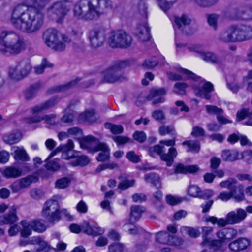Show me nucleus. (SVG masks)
<instances>
[{
	"mask_svg": "<svg viewBox=\"0 0 252 252\" xmlns=\"http://www.w3.org/2000/svg\"><path fill=\"white\" fill-rule=\"evenodd\" d=\"M10 22L17 30L25 33H33L42 26L44 15L41 8L18 5L12 10Z\"/></svg>",
	"mask_w": 252,
	"mask_h": 252,
	"instance_id": "nucleus-1",
	"label": "nucleus"
},
{
	"mask_svg": "<svg viewBox=\"0 0 252 252\" xmlns=\"http://www.w3.org/2000/svg\"><path fill=\"white\" fill-rule=\"evenodd\" d=\"M112 8L111 0H79L74 6L73 14L78 19L90 21L97 19Z\"/></svg>",
	"mask_w": 252,
	"mask_h": 252,
	"instance_id": "nucleus-2",
	"label": "nucleus"
},
{
	"mask_svg": "<svg viewBox=\"0 0 252 252\" xmlns=\"http://www.w3.org/2000/svg\"><path fill=\"white\" fill-rule=\"evenodd\" d=\"M26 48L24 37L14 31H3L0 35V53L18 55Z\"/></svg>",
	"mask_w": 252,
	"mask_h": 252,
	"instance_id": "nucleus-3",
	"label": "nucleus"
},
{
	"mask_svg": "<svg viewBox=\"0 0 252 252\" xmlns=\"http://www.w3.org/2000/svg\"><path fill=\"white\" fill-rule=\"evenodd\" d=\"M59 100L57 97H52L45 101L35 105L30 109V112L32 114H36L30 116L25 119V122L28 124L38 123L42 121L48 125L53 126L57 124L56 121V115H38L39 113L46 111L54 107L59 102Z\"/></svg>",
	"mask_w": 252,
	"mask_h": 252,
	"instance_id": "nucleus-4",
	"label": "nucleus"
},
{
	"mask_svg": "<svg viewBox=\"0 0 252 252\" xmlns=\"http://www.w3.org/2000/svg\"><path fill=\"white\" fill-rule=\"evenodd\" d=\"M80 147L87 150L90 153H96L101 151L96 157L99 162H104L109 159L110 150L107 145L100 142L98 139L92 136L88 135L83 137L79 141Z\"/></svg>",
	"mask_w": 252,
	"mask_h": 252,
	"instance_id": "nucleus-5",
	"label": "nucleus"
},
{
	"mask_svg": "<svg viewBox=\"0 0 252 252\" xmlns=\"http://www.w3.org/2000/svg\"><path fill=\"white\" fill-rule=\"evenodd\" d=\"M175 145V141L174 139L161 140L158 144L149 149V153L153 157L154 156L155 153H157L160 156V158L162 160L166 162V165L168 166H170L173 162L174 158L177 155V151L176 148L170 147L169 149L168 152L164 153L166 151L165 146H173Z\"/></svg>",
	"mask_w": 252,
	"mask_h": 252,
	"instance_id": "nucleus-6",
	"label": "nucleus"
},
{
	"mask_svg": "<svg viewBox=\"0 0 252 252\" xmlns=\"http://www.w3.org/2000/svg\"><path fill=\"white\" fill-rule=\"evenodd\" d=\"M61 214H63L67 219H72L71 216L66 209L60 210L57 201L50 199L45 202L42 208V215L48 221L52 223L59 221L61 218Z\"/></svg>",
	"mask_w": 252,
	"mask_h": 252,
	"instance_id": "nucleus-7",
	"label": "nucleus"
},
{
	"mask_svg": "<svg viewBox=\"0 0 252 252\" xmlns=\"http://www.w3.org/2000/svg\"><path fill=\"white\" fill-rule=\"evenodd\" d=\"M58 32L55 29H49L45 31L43 39L45 44L51 49L58 52H62L66 48L65 43H69L71 39L66 35L63 34L61 36Z\"/></svg>",
	"mask_w": 252,
	"mask_h": 252,
	"instance_id": "nucleus-8",
	"label": "nucleus"
},
{
	"mask_svg": "<svg viewBox=\"0 0 252 252\" xmlns=\"http://www.w3.org/2000/svg\"><path fill=\"white\" fill-rule=\"evenodd\" d=\"M72 6V2L68 0L54 2L48 8V15L57 23H62Z\"/></svg>",
	"mask_w": 252,
	"mask_h": 252,
	"instance_id": "nucleus-9",
	"label": "nucleus"
},
{
	"mask_svg": "<svg viewBox=\"0 0 252 252\" xmlns=\"http://www.w3.org/2000/svg\"><path fill=\"white\" fill-rule=\"evenodd\" d=\"M32 69V66L28 59H21L9 68L8 75L12 80L18 81L27 77Z\"/></svg>",
	"mask_w": 252,
	"mask_h": 252,
	"instance_id": "nucleus-10",
	"label": "nucleus"
},
{
	"mask_svg": "<svg viewBox=\"0 0 252 252\" xmlns=\"http://www.w3.org/2000/svg\"><path fill=\"white\" fill-rule=\"evenodd\" d=\"M132 37L123 30H115L109 34L107 42L113 48H126L132 43Z\"/></svg>",
	"mask_w": 252,
	"mask_h": 252,
	"instance_id": "nucleus-11",
	"label": "nucleus"
},
{
	"mask_svg": "<svg viewBox=\"0 0 252 252\" xmlns=\"http://www.w3.org/2000/svg\"><path fill=\"white\" fill-rule=\"evenodd\" d=\"M233 43L242 42L252 39V27L244 24L229 26Z\"/></svg>",
	"mask_w": 252,
	"mask_h": 252,
	"instance_id": "nucleus-12",
	"label": "nucleus"
},
{
	"mask_svg": "<svg viewBox=\"0 0 252 252\" xmlns=\"http://www.w3.org/2000/svg\"><path fill=\"white\" fill-rule=\"evenodd\" d=\"M126 61H121L115 65L106 69L103 73V83H113L123 79L121 69L126 66Z\"/></svg>",
	"mask_w": 252,
	"mask_h": 252,
	"instance_id": "nucleus-13",
	"label": "nucleus"
},
{
	"mask_svg": "<svg viewBox=\"0 0 252 252\" xmlns=\"http://www.w3.org/2000/svg\"><path fill=\"white\" fill-rule=\"evenodd\" d=\"M107 30L101 27L92 29L89 33V39L91 46L94 48L102 46L106 38Z\"/></svg>",
	"mask_w": 252,
	"mask_h": 252,
	"instance_id": "nucleus-14",
	"label": "nucleus"
},
{
	"mask_svg": "<svg viewBox=\"0 0 252 252\" xmlns=\"http://www.w3.org/2000/svg\"><path fill=\"white\" fill-rule=\"evenodd\" d=\"M247 213L243 209L239 208L237 212L231 211L226 216V219H218L217 224L219 226H224L228 224H234L239 223L247 217Z\"/></svg>",
	"mask_w": 252,
	"mask_h": 252,
	"instance_id": "nucleus-15",
	"label": "nucleus"
},
{
	"mask_svg": "<svg viewBox=\"0 0 252 252\" xmlns=\"http://www.w3.org/2000/svg\"><path fill=\"white\" fill-rule=\"evenodd\" d=\"M17 209V208L15 205L10 207L8 213L1 216L0 224L12 225L16 223L19 220Z\"/></svg>",
	"mask_w": 252,
	"mask_h": 252,
	"instance_id": "nucleus-16",
	"label": "nucleus"
},
{
	"mask_svg": "<svg viewBox=\"0 0 252 252\" xmlns=\"http://www.w3.org/2000/svg\"><path fill=\"white\" fill-rule=\"evenodd\" d=\"M237 231L232 228H224L220 229L216 233L217 238L224 242L230 240L237 236Z\"/></svg>",
	"mask_w": 252,
	"mask_h": 252,
	"instance_id": "nucleus-17",
	"label": "nucleus"
},
{
	"mask_svg": "<svg viewBox=\"0 0 252 252\" xmlns=\"http://www.w3.org/2000/svg\"><path fill=\"white\" fill-rule=\"evenodd\" d=\"M82 229L87 234L94 236L102 235L104 232V229L100 227L98 224L91 225L87 221L82 224Z\"/></svg>",
	"mask_w": 252,
	"mask_h": 252,
	"instance_id": "nucleus-18",
	"label": "nucleus"
},
{
	"mask_svg": "<svg viewBox=\"0 0 252 252\" xmlns=\"http://www.w3.org/2000/svg\"><path fill=\"white\" fill-rule=\"evenodd\" d=\"M166 93L165 90L163 88L153 89L150 91L149 98L152 100L153 104L163 103L165 101L163 96L166 94Z\"/></svg>",
	"mask_w": 252,
	"mask_h": 252,
	"instance_id": "nucleus-19",
	"label": "nucleus"
},
{
	"mask_svg": "<svg viewBox=\"0 0 252 252\" xmlns=\"http://www.w3.org/2000/svg\"><path fill=\"white\" fill-rule=\"evenodd\" d=\"M194 89L197 96L209 100L211 97L210 93L214 90V87L211 83L206 82L203 84L202 89L196 86L194 88Z\"/></svg>",
	"mask_w": 252,
	"mask_h": 252,
	"instance_id": "nucleus-20",
	"label": "nucleus"
},
{
	"mask_svg": "<svg viewBox=\"0 0 252 252\" xmlns=\"http://www.w3.org/2000/svg\"><path fill=\"white\" fill-rule=\"evenodd\" d=\"M250 244V241L248 239L240 238L230 243L228 247L232 251L238 252L246 249Z\"/></svg>",
	"mask_w": 252,
	"mask_h": 252,
	"instance_id": "nucleus-21",
	"label": "nucleus"
},
{
	"mask_svg": "<svg viewBox=\"0 0 252 252\" xmlns=\"http://www.w3.org/2000/svg\"><path fill=\"white\" fill-rule=\"evenodd\" d=\"M206 111L210 114H215L218 122L221 124H226L232 122L224 117L222 115L223 110L222 109L213 105H206L205 106Z\"/></svg>",
	"mask_w": 252,
	"mask_h": 252,
	"instance_id": "nucleus-22",
	"label": "nucleus"
},
{
	"mask_svg": "<svg viewBox=\"0 0 252 252\" xmlns=\"http://www.w3.org/2000/svg\"><path fill=\"white\" fill-rule=\"evenodd\" d=\"M135 35L141 42L148 41L150 38V30L147 23L139 25L135 31Z\"/></svg>",
	"mask_w": 252,
	"mask_h": 252,
	"instance_id": "nucleus-23",
	"label": "nucleus"
},
{
	"mask_svg": "<svg viewBox=\"0 0 252 252\" xmlns=\"http://www.w3.org/2000/svg\"><path fill=\"white\" fill-rule=\"evenodd\" d=\"M73 142L71 140L69 139L68 140V142L66 144L60 145L54 151L52 152L51 153L50 155L46 159V160L47 161L51 157L54 156L57 152H63L62 154V157L63 158L67 159H69L71 158V157L67 156V152L71 150L73 148Z\"/></svg>",
	"mask_w": 252,
	"mask_h": 252,
	"instance_id": "nucleus-24",
	"label": "nucleus"
},
{
	"mask_svg": "<svg viewBox=\"0 0 252 252\" xmlns=\"http://www.w3.org/2000/svg\"><path fill=\"white\" fill-rule=\"evenodd\" d=\"M79 81V79L76 78L66 84L54 86L48 90L47 93L48 94H52L56 92L66 91L74 87Z\"/></svg>",
	"mask_w": 252,
	"mask_h": 252,
	"instance_id": "nucleus-25",
	"label": "nucleus"
},
{
	"mask_svg": "<svg viewBox=\"0 0 252 252\" xmlns=\"http://www.w3.org/2000/svg\"><path fill=\"white\" fill-rule=\"evenodd\" d=\"M175 174L194 173L199 170V167L196 165H184L178 163L174 166Z\"/></svg>",
	"mask_w": 252,
	"mask_h": 252,
	"instance_id": "nucleus-26",
	"label": "nucleus"
},
{
	"mask_svg": "<svg viewBox=\"0 0 252 252\" xmlns=\"http://www.w3.org/2000/svg\"><path fill=\"white\" fill-rule=\"evenodd\" d=\"M190 19L186 15H182L181 17L175 16L174 19V27L175 29H178L182 31L188 26L190 23Z\"/></svg>",
	"mask_w": 252,
	"mask_h": 252,
	"instance_id": "nucleus-27",
	"label": "nucleus"
},
{
	"mask_svg": "<svg viewBox=\"0 0 252 252\" xmlns=\"http://www.w3.org/2000/svg\"><path fill=\"white\" fill-rule=\"evenodd\" d=\"M224 242L222 240L219 239H215L209 241L208 244L202 247V250L201 252H210V250L212 248L214 251H222V246Z\"/></svg>",
	"mask_w": 252,
	"mask_h": 252,
	"instance_id": "nucleus-28",
	"label": "nucleus"
},
{
	"mask_svg": "<svg viewBox=\"0 0 252 252\" xmlns=\"http://www.w3.org/2000/svg\"><path fill=\"white\" fill-rule=\"evenodd\" d=\"M22 137L21 132L18 130H14L3 137V141L7 144H13L18 142Z\"/></svg>",
	"mask_w": 252,
	"mask_h": 252,
	"instance_id": "nucleus-29",
	"label": "nucleus"
},
{
	"mask_svg": "<svg viewBox=\"0 0 252 252\" xmlns=\"http://www.w3.org/2000/svg\"><path fill=\"white\" fill-rule=\"evenodd\" d=\"M232 198L236 202H241L245 199L244 186L242 185H235L230 190Z\"/></svg>",
	"mask_w": 252,
	"mask_h": 252,
	"instance_id": "nucleus-30",
	"label": "nucleus"
},
{
	"mask_svg": "<svg viewBox=\"0 0 252 252\" xmlns=\"http://www.w3.org/2000/svg\"><path fill=\"white\" fill-rule=\"evenodd\" d=\"M219 41L224 43H233L230 26L221 31L218 35Z\"/></svg>",
	"mask_w": 252,
	"mask_h": 252,
	"instance_id": "nucleus-31",
	"label": "nucleus"
},
{
	"mask_svg": "<svg viewBox=\"0 0 252 252\" xmlns=\"http://www.w3.org/2000/svg\"><path fill=\"white\" fill-rule=\"evenodd\" d=\"M145 208L140 205H132L130 208V219L131 222L137 221L141 217Z\"/></svg>",
	"mask_w": 252,
	"mask_h": 252,
	"instance_id": "nucleus-32",
	"label": "nucleus"
},
{
	"mask_svg": "<svg viewBox=\"0 0 252 252\" xmlns=\"http://www.w3.org/2000/svg\"><path fill=\"white\" fill-rule=\"evenodd\" d=\"M144 179L148 183H150L158 189L162 187L161 181L159 175L155 173H147L144 176Z\"/></svg>",
	"mask_w": 252,
	"mask_h": 252,
	"instance_id": "nucleus-33",
	"label": "nucleus"
},
{
	"mask_svg": "<svg viewBox=\"0 0 252 252\" xmlns=\"http://www.w3.org/2000/svg\"><path fill=\"white\" fill-rule=\"evenodd\" d=\"M20 224L22 226V228L20 231L21 237L27 238L32 235L33 228L31 220H22L20 222Z\"/></svg>",
	"mask_w": 252,
	"mask_h": 252,
	"instance_id": "nucleus-34",
	"label": "nucleus"
},
{
	"mask_svg": "<svg viewBox=\"0 0 252 252\" xmlns=\"http://www.w3.org/2000/svg\"><path fill=\"white\" fill-rule=\"evenodd\" d=\"M239 153L234 150H223L222 152L221 158L225 161L232 162L239 159Z\"/></svg>",
	"mask_w": 252,
	"mask_h": 252,
	"instance_id": "nucleus-35",
	"label": "nucleus"
},
{
	"mask_svg": "<svg viewBox=\"0 0 252 252\" xmlns=\"http://www.w3.org/2000/svg\"><path fill=\"white\" fill-rule=\"evenodd\" d=\"M40 88L39 83H35L28 88L24 92V96L26 100L33 99Z\"/></svg>",
	"mask_w": 252,
	"mask_h": 252,
	"instance_id": "nucleus-36",
	"label": "nucleus"
},
{
	"mask_svg": "<svg viewBox=\"0 0 252 252\" xmlns=\"http://www.w3.org/2000/svg\"><path fill=\"white\" fill-rule=\"evenodd\" d=\"M1 172L6 178H15L21 175L22 171L15 167L8 166L6 167Z\"/></svg>",
	"mask_w": 252,
	"mask_h": 252,
	"instance_id": "nucleus-37",
	"label": "nucleus"
},
{
	"mask_svg": "<svg viewBox=\"0 0 252 252\" xmlns=\"http://www.w3.org/2000/svg\"><path fill=\"white\" fill-rule=\"evenodd\" d=\"M239 17L246 21L252 20V6L240 7L238 10Z\"/></svg>",
	"mask_w": 252,
	"mask_h": 252,
	"instance_id": "nucleus-38",
	"label": "nucleus"
},
{
	"mask_svg": "<svg viewBox=\"0 0 252 252\" xmlns=\"http://www.w3.org/2000/svg\"><path fill=\"white\" fill-rule=\"evenodd\" d=\"M170 235L171 234L165 231H160L156 234V241L161 244L169 245Z\"/></svg>",
	"mask_w": 252,
	"mask_h": 252,
	"instance_id": "nucleus-39",
	"label": "nucleus"
},
{
	"mask_svg": "<svg viewBox=\"0 0 252 252\" xmlns=\"http://www.w3.org/2000/svg\"><path fill=\"white\" fill-rule=\"evenodd\" d=\"M183 145H187L189 150L188 152H190L194 153H198L200 150V142L197 141L189 140L183 142Z\"/></svg>",
	"mask_w": 252,
	"mask_h": 252,
	"instance_id": "nucleus-40",
	"label": "nucleus"
},
{
	"mask_svg": "<svg viewBox=\"0 0 252 252\" xmlns=\"http://www.w3.org/2000/svg\"><path fill=\"white\" fill-rule=\"evenodd\" d=\"M180 232L182 234H187L191 237L196 238L200 235V231L195 228L187 226H182L180 228Z\"/></svg>",
	"mask_w": 252,
	"mask_h": 252,
	"instance_id": "nucleus-41",
	"label": "nucleus"
},
{
	"mask_svg": "<svg viewBox=\"0 0 252 252\" xmlns=\"http://www.w3.org/2000/svg\"><path fill=\"white\" fill-rule=\"evenodd\" d=\"M13 148L15 149V159L22 161H28L29 160V157L25 150L18 147H15Z\"/></svg>",
	"mask_w": 252,
	"mask_h": 252,
	"instance_id": "nucleus-42",
	"label": "nucleus"
},
{
	"mask_svg": "<svg viewBox=\"0 0 252 252\" xmlns=\"http://www.w3.org/2000/svg\"><path fill=\"white\" fill-rule=\"evenodd\" d=\"M213 231V228L210 226H204L202 227V236L203 241L201 243V247L207 244L210 239L208 237Z\"/></svg>",
	"mask_w": 252,
	"mask_h": 252,
	"instance_id": "nucleus-43",
	"label": "nucleus"
},
{
	"mask_svg": "<svg viewBox=\"0 0 252 252\" xmlns=\"http://www.w3.org/2000/svg\"><path fill=\"white\" fill-rule=\"evenodd\" d=\"M106 128L108 129L114 134H119L123 133L124 129L122 126L115 125L112 123H106L105 124Z\"/></svg>",
	"mask_w": 252,
	"mask_h": 252,
	"instance_id": "nucleus-44",
	"label": "nucleus"
},
{
	"mask_svg": "<svg viewBox=\"0 0 252 252\" xmlns=\"http://www.w3.org/2000/svg\"><path fill=\"white\" fill-rule=\"evenodd\" d=\"M80 118L88 122H94L96 119L95 112L94 109L87 110L80 115Z\"/></svg>",
	"mask_w": 252,
	"mask_h": 252,
	"instance_id": "nucleus-45",
	"label": "nucleus"
},
{
	"mask_svg": "<svg viewBox=\"0 0 252 252\" xmlns=\"http://www.w3.org/2000/svg\"><path fill=\"white\" fill-rule=\"evenodd\" d=\"M176 0H157V1L161 9L164 12H166L173 6Z\"/></svg>",
	"mask_w": 252,
	"mask_h": 252,
	"instance_id": "nucleus-46",
	"label": "nucleus"
},
{
	"mask_svg": "<svg viewBox=\"0 0 252 252\" xmlns=\"http://www.w3.org/2000/svg\"><path fill=\"white\" fill-rule=\"evenodd\" d=\"M206 17L207 23L209 26L213 27L215 30H216L218 28V15L216 14H207Z\"/></svg>",
	"mask_w": 252,
	"mask_h": 252,
	"instance_id": "nucleus-47",
	"label": "nucleus"
},
{
	"mask_svg": "<svg viewBox=\"0 0 252 252\" xmlns=\"http://www.w3.org/2000/svg\"><path fill=\"white\" fill-rule=\"evenodd\" d=\"M71 180L68 177H63L58 179L55 184L56 188L63 189L67 188L70 183Z\"/></svg>",
	"mask_w": 252,
	"mask_h": 252,
	"instance_id": "nucleus-48",
	"label": "nucleus"
},
{
	"mask_svg": "<svg viewBox=\"0 0 252 252\" xmlns=\"http://www.w3.org/2000/svg\"><path fill=\"white\" fill-rule=\"evenodd\" d=\"M200 57L203 60L210 62L212 63L217 62V59L215 55L211 52H200Z\"/></svg>",
	"mask_w": 252,
	"mask_h": 252,
	"instance_id": "nucleus-49",
	"label": "nucleus"
},
{
	"mask_svg": "<svg viewBox=\"0 0 252 252\" xmlns=\"http://www.w3.org/2000/svg\"><path fill=\"white\" fill-rule=\"evenodd\" d=\"M200 7H207L216 4L218 0H190Z\"/></svg>",
	"mask_w": 252,
	"mask_h": 252,
	"instance_id": "nucleus-50",
	"label": "nucleus"
},
{
	"mask_svg": "<svg viewBox=\"0 0 252 252\" xmlns=\"http://www.w3.org/2000/svg\"><path fill=\"white\" fill-rule=\"evenodd\" d=\"M31 221L33 230L39 233H42L45 231L46 227L43 223L35 220H32Z\"/></svg>",
	"mask_w": 252,
	"mask_h": 252,
	"instance_id": "nucleus-51",
	"label": "nucleus"
},
{
	"mask_svg": "<svg viewBox=\"0 0 252 252\" xmlns=\"http://www.w3.org/2000/svg\"><path fill=\"white\" fill-rule=\"evenodd\" d=\"M228 88L233 93H237L239 88V85L236 83V80L233 78H230L226 79Z\"/></svg>",
	"mask_w": 252,
	"mask_h": 252,
	"instance_id": "nucleus-52",
	"label": "nucleus"
},
{
	"mask_svg": "<svg viewBox=\"0 0 252 252\" xmlns=\"http://www.w3.org/2000/svg\"><path fill=\"white\" fill-rule=\"evenodd\" d=\"M187 87V85L185 83H176L174 85V92L180 95H183L186 93Z\"/></svg>",
	"mask_w": 252,
	"mask_h": 252,
	"instance_id": "nucleus-53",
	"label": "nucleus"
},
{
	"mask_svg": "<svg viewBox=\"0 0 252 252\" xmlns=\"http://www.w3.org/2000/svg\"><path fill=\"white\" fill-rule=\"evenodd\" d=\"M158 64V62L155 58L145 60L142 64V67L145 69H151Z\"/></svg>",
	"mask_w": 252,
	"mask_h": 252,
	"instance_id": "nucleus-54",
	"label": "nucleus"
},
{
	"mask_svg": "<svg viewBox=\"0 0 252 252\" xmlns=\"http://www.w3.org/2000/svg\"><path fill=\"white\" fill-rule=\"evenodd\" d=\"M159 133L161 135H165L168 134H173L175 132V128L172 126L162 125L159 128Z\"/></svg>",
	"mask_w": 252,
	"mask_h": 252,
	"instance_id": "nucleus-55",
	"label": "nucleus"
},
{
	"mask_svg": "<svg viewBox=\"0 0 252 252\" xmlns=\"http://www.w3.org/2000/svg\"><path fill=\"white\" fill-rule=\"evenodd\" d=\"M51 250L55 249L52 247L47 242L42 239L39 244V247L36 249V252H39L40 251L48 252Z\"/></svg>",
	"mask_w": 252,
	"mask_h": 252,
	"instance_id": "nucleus-56",
	"label": "nucleus"
},
{
	"mask_svg": "<svg viewBox=\"0 0 252 252\" xmlns=\"http://www.w3.org/2000/svg\"><path fill=\"white\" fill-rule=\"evenodd\" d=\"M46 168L51 171H56L59 169L60 166L58 159L48 161L45 165Z\"/></svg>",
	"mask_w": 252,
	"mask_h": 252,
	"instance_id": "nucleus-57",
	"label": "nucleus"
},
{
	"mask_svg": "<svg viewBox=\"0 0 252 252\" xmlns=\"http://www.w3.org/2000/svg\"><path fill=\"white\" fill-rule=\"evenodd\" d=\"M237 183V181L236 179L231 178L220 182V185L222 188H228L230 191L231 189H232Z\"/></svg>",
	"mask_w": 252,
	"mask_h": 252,
	"instance_id": "nucleus-58",
	"label": "nucleus"
},
{
	"mask_svg": "<svg viewBox=\"0 0 252 252\" xmlns=\"http://www.w3.org/2000/svg\"><path fill=\"white\" fill-rule=\"evenodd\" d=\"M126 157L129 161L134 163H137L140 161V157L133 151L128 152L126 153Z\"/></svg>",
	"mask_w": 252,
	"mask_h": 252,
	"instance_id": "nucleus-59",
	"label": "nucleus"
},
{
	"mask_svg": "<svg viewBox=\"0 0 252 252\" xmlns=\"http://www.w3.org/2000/svg\"><path fill=\"white\" fill-rule=\"evenodd\" d=\"M183 242L184 241L182 238L171 234L169 245L179 246L183 244Z\"/></svg>",
	"mask_w": 252,
	"mask_h": 252,
	"instance_id": "nucleus-60",
	"label": "nucleus"
},
{
	"mask_svg": "<svg viewBox=\"0 0 252 252\" xmlns=\"http://www.w3.org/2000/svg\"><path fill=\"white\" fill-rule=\"evenodd\" d=\"M200 191V189L197 186L191 185L189 188L188 193L192 197H199Z\"/></svg>",
	"mask_w": 252,
	"mask_h": 252,
	"instance_id": "nucleus-61",
	"label": "nucleus"
},
{
	"mask_svg": "<svg viewBox=\"0 0 252 252\" xmlns=\"http://www.w3.org/2000/svg\"><path fill=\"white\" fill-rule=\"evenodd\" d=\"M30 195L33 199L39 200L44 196V192L41 189H33L30 191Z\"/></svg>",
	"mask_w": 252,
	"mask_h": 252,
	"instance_id": "nucleus-62",
	"label": "nucleus"
},
{
	"mask_svg": "<svg viewBox=\"0 0 252 252\" xmlns=\"http://www.w3.org/2000/svg\"><path fill=\"white\" fill-rule=\"evenodd\" d=\"M108 249L109 252H123L124 246L122 244L115 243L110 245Z\"/></svg>",
	"mask_w": 252,
	"mask_h": 252,
	"instance_id": "nucleus-63",
	"label": "nucleus"
},
{
	"mask_svg": "<svg viewBox=\"0 0 252 252\" xmlns=\"http://www.w3.org/2000/svg\"><path fill=\"white\" fill-rule=\"evenodd\" d=\"M241 158L248 163H252V151L247 150L241 154Z\"/></svg>",
	"mask_w": 252,
	"mask_h": 252,
	"instance_id": "nucleus-64",
	"label": "nucleus"
}]
</instances>
